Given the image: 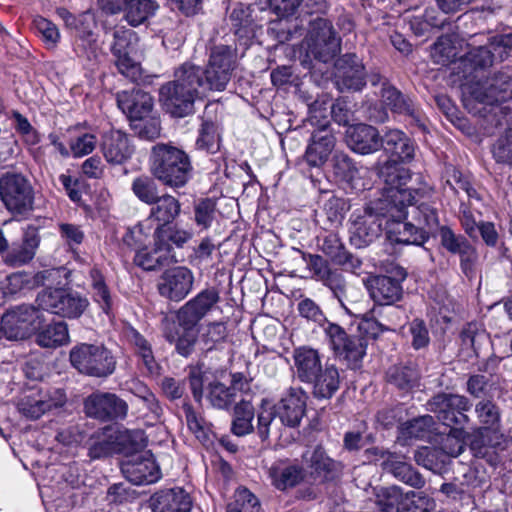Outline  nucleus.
I'll return each instance as SVG.
<instances>
[{"label": "nucleus", "instance_id": "f257e3e1", "mask_svg": "<svg viewBox=\"0 0 512 512\" xmlns=\"http://www.w3.org/2000/svg\"><path fill=\"white\" fill-rule=\"evenodd\" d=\"M236 66V54L226 45L214 46L205 70L186 62L174 72V80L159 91L160 101L173 117L182 118L194 111V102L208 91H223Z\"/></svg>", "mask_w": 512, "mask_h": 512}, {"label": "nucleus", "instance_id": "f03ea898", "mask_svg": "<svg viewBox=\"0 0 512 512\" xmlns=\"http://www.w3.org/2000/svg\"><path fill=\"white\" fill-rule=\"evenodd\" d=\"M384 177V197L386 211L381 215L386 219L385 230L390 242L396 244L422 245L427 236L422 227L404 222L408 214L407 207L412 206L417 198L424 197L430 188H404L410 180L407 171L387 166L381 172Z\"/></svg>", "mask_w": 512, "mask_h": 512}, {"label": "nucleus", "instance_id": "7ed1b4c3", "mask_svg": "<svg viewBox=\"0 0 512 512\" xmlns=\"http://www.w3.org/2000/svg\"><path fill=\"white\" fill-rule=\"evenodd\" d=\"M150 168L155 179L173 189L184 187L193 172L189 155L178 147L164 143L152 147Z\"/></svg>", "mask_w": 512, "mask_h": 512}, {"label": "nucleus", "instance_id": "20e7f679", "mask_svg": "<svg viewBox=\"0 0 512 512\" xmlns=\"http://www.w3.org/2000/svg\"><path fill=\"white\" fill-rule=\"evenodd\" d=\"M464 105L473 113H481L475 104L493 106L512 99V79L506 74H497L484 82L465 86Z\"/></svg>", "mask_w": 512, "mask_h": 512}, {"label": "nucleus", "instance_id": "39448f33", "mask_svg": "<svg viewBox=\"0 0 512 512\" xmlns=\"http://www.w3.org/2000/svg\"><path fill=\"white\" fill-rule=\"evenodd\" d=\"M71 365L81 374L105 378L116 368V360L112 353L103 346L81 344L70 351Z\"/></svg>", "mask_w": 512, "mask_h": 512}, {"label": "nucleus", "instance_id": "423d86ee", "mask_svg": "<svg viewBox=\"0 0 512 512\" xmlns=\"http://www.w3.org/2000/svg\"><path fill=\"white\" fill-rule=\"evenodd\" d=\"M512 45L511 36L499 35L488 39V43L482 44L477 36L472 37L469 43V51L460 58L459 68H462L463 77L469 78L478 70L490 67L497 52L502 58L506 48Z\"/></svg>", "mask_w": 512, "mask_h": 512}, {"label": "nucleus", "instance_id": "0eeeda50", "mask_svg": "<svg viewBox=\"0 0 512 512\" xmlns=\"http://www.w3.org/2000/svg\"><path fill=\"white\" fill-rule=\"evenodd\" d=\"M0 199L15 216H25L33 210L34 191L23 175L6 173L0 178Z\"/></svg>", "mask_w": 512, "mask_h": 512}, {"label": "nucleus", "instance_id": "6e6552de", "mask_svg": "<svg viewBox=\"0 0 512 512\" xmlns=\"http://www.w3.org/2000/svg\"><path fill=\"white\" fill-rule=\"evenodd\" d=\"M44 315L33 305H20L8 310L1 318V330L9 340H22L40 329Z\"/></svg>", "mask_w": 512, "mask_h": 512}, {"label": "nucleus", "instance_id": "1a4fd4ad", "mask_svg": "<svg viewBox=\"0 0 512 512\" xmlns=\"http://www.w3.org/2000/svg\"><path fill=\"white\" fill-rule=\"evenodd\" d=\"M386 211L385 198L375 208L366 207L351 215L350 242L356 248H364L371 244L381 233V213Z\"/></svg>", "mask_w": 512, "mask_h": 512}, {"label": "nucleus", "instance_id": "9d476101", "mask_svg": "<svg viewBox=\"0 0 512 512\" xmlns=\"http://www.w3.org/2000/svg\"><path fill=\"white\" fill-rule=\"evenodd\" d=\"M66 402L67 395L61 388H32L20 396L17 408L23 416L38 419L53 409L63 407Z\"/></svg>", "mask_w": 512, "mask_h": 512}, {"label": "nucleus", "instance_id": "9b49d317", "mask_svg": "<svg viewBox=\"0 0 512 512\" xmlns=\"http://www.w3.org/2000/svg\"><path fill=\"white\" fill-rule=\"evenodd\" d=\"M36 302L40 309L67 318L80 317L89 305L87 298L62 288L43 290Z\"/></svg>", "mask_w": 512, "mask_h": 512}, {"label": "nucleus", "instance_id": "f8f14e48", "mask_svg": "<svg viewBox=\"0 0 512 512\" xmlns=\"http://www.w3.org/2000/svg\"><path fill=\"white\" fill-rule=\"evenodd\" d=\"M428 410L437 414L438 419L451 428H463L469 423L467 412L471 402L463 395L440 393L427 403Z\"/></svg>", "mask_w": 512, "mask_h": 512}, {"label": "nucleus", "instance_id": "ddd939ff", "mask_svg": "<svg viewBox=\"0 0 512 512\" xmlns=\"http://www.w3.org/2000/svg\"><path fill=\"white\" fill-rule=\"evenodd\" d=\"M306 44L308 54L324 63L332 60L340 51V39L331 22L323 18L311 22Z\"/></svg>", "mask_w": 512, "mask_h": 512}, {"label": "nucleus", "instance_id": "4468645a", "mask_svg": "<svg viewBox=\"0 0 512 512\" xmlns=\"http://www.w3.org/2000/svg\"><path fill=\"white\" fill-rule=\"evenodd\" d=\"M125 478L135 485H147L161 477L159 466L150 452L129 453L121 462Z\"/></svg>", "mask_w": 512, "mask_h": 512}, {"label": "nucleus", "instance_id": "2eb2a0df", "mask_svg": "<svg viewBox=\"0 0 512 512\" xmlns=\"http://www.w3.org/2000/svg\"><path fill=\"white\" fill-rule=\"evenodd\" d=\"M84 410L87 416L101 421L122 420L128 404L114 393L97 391L85 399Z\"/></svg>", "mask_w": 512, "mask_h": 512}, {"label": "nucleus", "instance_id": "dca6fc26", "mask_svg": "<svg viewBox=\"0 0 512 512\" xmlns=\"http://www.w3.org/2000/svg\"><path fill=\"white\" fill-rule=\"evenodd\" d=\"M218 301L219 293L216 289L209 288L201 291L178 310L179 325L183 329H194Z\"/></svg>", "mask_w": 512, "mask_h": 512}, {"label": "nucleus", "instance_id": "f3484780", "mask_svg": "<svg viewBox=\"0 0 512 512\" xmlns=\"http://www.w3.org/2000/svg\"><path fill=\"white\" fill-rule=\"evenodd\" d=\"M381 146L387 154L391 156V159L386 161L378 170L380 179L384 181V177L381 172L387 166H395L397 169L409 171L398 165V162L410 161L415 154V147L413 142L400 130H390L383 138H381Z\"/></svg>", "mask_w": 512, "mask_h": 512}, {"label": "nucleus", "instance_id": "a211bd4d", "mask_svg": "<svg viewBox=\"0 0 512 512\" xmlns=\"http://www.w3.org/2000/svg\"><path fill=\"white\" fill-rule=\"evenodd\" d=\"M307 393L301 387H290L275 408L280 421L287 427H297L306 411Z\"/></svg>", "mask_w": 512, "mask_h": 512}, {"label": "nucleus", "instance_id": "6ab92c4d", "mask_svg": "<svg viewBox=\"0 0 512 512\" xmlns=\"http://www.w3.org/2000/svg\"><path fill=\"white\" fill-rule=\"evenodd\" d=\"M193 273L186 267L166 270L158 284L159 293L173 301L184 299L192 289Z\"/></svg>", "mask_w": 512, "mask_h": 512}, {"label": "nucleus", "instance_id": "aec40b11", "mask_svg": "<svg viewBox=\"0 0 512 512\" xmlns=\"http://www.w3.org/2000/svg\"><path fill=\"white\" fill-rule=\"evenodd\" d=\"M506 448V439L501 432L484 433L481 436L472 433L470 450L476 458L485 460L491 466L501 462L502 453Z\"/></svg>", "mask_w": 512, "mask_h": 512}, {"label": "nucleus", "instance_id": "412c9836", "mask_svg": "<svg viewBox=\"0 0 512 512\" xmlns=\"http://www.w3.org/2000/svg\"><path fill=\"white\" fill-rule=\"evenodd\" d=\"M336 138L327 122L313 131L305 152V159L312 167H321L329 158Z\"/></svg>", "mask_w": 512, "mask_h": 512}, {"label": "nucleus", "instance_id": "4be33fe9", "mask_svg": "<svg viewBox=\"0 0 512 512\" xmlns=\"http://www.w3.org/2000/svg\"><path fill=\"white\" fill-rule=\"evenodd\" d=\"M396 276L397 278H392L382 275L373 280L370 295L375 302L374 307L391 306L401 299L403 293L401 281L406 278V272L399 268Z\"/></svg>", "mask_w": 512, "mask_h": 512}, {"label": "nucleus", "instance_id": "5701e85b", "mask_svg": "<svg viewBox=\"0 0 512 512\" xmlns=\"http://www.w3.org/2000/svg\"><path fill=\"white\" fill-rule=\"evenodd\" d=\"M148 503L152 512H190L193 504L189 493L180 487L159 490Z\"/></svg>", "mask_w": 512, "mask_h": 512}, {"label": "nucleus", "instance_id": "b1692460", "mask_svg": "<svg viewBox=\"0 0 512 512\" xmlns=\"http://www.w3.org/2000/svg\"><path fill=\"white\" fill-rule=\"evenodd\" d=\"M57 14L65 21L68 27H74L76 30V36L78 40L76 43L75 51L77 55L89 62H95L98 57V49L94 34L90 29H82L78 26V23L81 25L84 24L87 16L82 15L80 19H77L64 8L58 9Z\"/></svg>", "mask_w": 512, "mask_h": 512}, {"label": "nucleus", "instance_id": "393cba45", "mask_svg": "<svg viewBox=\"0 0 512 512\" xmlns=\"http://www.w3.org/2000/svg\"><path fill=\"white\" fill-rule=\"evenodd\" d=\"M338 84L351 90H361L365 84V68L361 59L355 54H345L336 62Z\"/></svg>", "mask_w": 512, "mask_h": 512}, {"label": "nucleus", "instance_id": "a878e982", "mask_svg": "<svg viewBox=\"0 0 512 512\" xmlns=\"http://www.w3.org/2000/svg\"><path fill=\"white\" fill-rule=\"evenodd\" d=\"M271 484L280 491L293 488L300 484L305 477V471L299 464L288 459L274 461L267 469Z\"/></svg>", "mask_w": 512, "mask_h": 512}, {"label": "nucleus", "instance_id": "bb28decb", "mask_svg": "<svg viewBox=\"0 0 512 512\" xmlns=\"http://www.w3.org/2000/svg\"><path fill=\"white\" fill-rule=\"evenodd\" d=\"M292 359L294 375L302 383L314 379V375L321 372L324 366L320 352L310 346L303 345L295 348Z\"/></svg>", "mask_w": 512, "mask_h": 512}, {"label": "nucleus", "instance_id": "cd10ccee", "mask_svg": "<svg viewBox=\"0 0 512 512\" xmlns=\"http://www.w3.org/2000/svg\"><path fill=\"white\" fill-rule=\"evenodd\" d=\"M117 105L131 120L139 121L150 114L153 98L140 89L121 91L117 93Z\"/></svg>", "mask_w": 512, "mask_h": 512}, {"label": "nucleus", "instance_id": "c85d7f7f", "mask_svg": "<svg viewBox=\"0 0 512 512\" xmlns=\"http://www.w3.org/2000/svg\"><path fill=\"white\" fill-rule=\"evenodd\" d=\"M345 140L353 151L360 154H369L381 147L379 132L373 126L366 124L348 126Z\"/></svg>", "mask_w": 512, "mask_h": 512}, {"label": "nucleus", "instance_id": "c756f323", "mask_svg": "<svg viewBox=\"0 0 512 512\" xmlns=\"http://www.w3.org/2000/svg\"><path fill=\"white\" fill-rule=\"evenodd\" d=\"M100 149L105 160L112 165L123 164L133 153L128 136L119 130L105 133L102 137Z\"/></svg>", "mask_w": 512, "mask_h": 512}, {"label": "nucleus", "instance_id": "7c9ffc66", "mask_svg": "<svg viewBox=\"0 0 512 512\" xmlns=\"http://www.w3.org/2000/svg\"><path fill=\"white\" fill-rule=\"evenodd\" d=\"M244 382L240 374H234L231 386L227 387L220 382H212L208 386L207 399L210 404L218 409H227L240 398ZM247 385V383H245Z\"/></svg>", "mask_w": 512, "mask_h": 512}, {"label": "nucleus", "instance_id": "2f4dec72", "mask_svg": "<svg viewBox=\"0 0 512 512\" xmlns=\"http://www.w3.org/2000/svg\"><path fill=\"white\" fill-rule=\"evenodd\" d=\"M303 458L311 470V475L321 481L333 480L341 472V464L330 458L320 446L316 447L309 457L304 454Z\"/></svg>", "mask_w": 512, "mask_h": 512}, {"label": "nucleus", "instance_id": "473e14b6", "mask_svg": "<svg viewBox=\"0 0 512 512\" xmlns=\"http://www.w3.org/2000/svg\"><path fill=\"white\" fill-rule=\"evenodd\" d=\"M305 383L312 385V394L316 399H330L340 386L339 371L335 365L325 363L321 372Z\"/></svg>", "mask_w": 512, "mask_h": 512}, {"label": "nucleus", "instance_id": "72a5a7b5", "mask_svg": "<svg viewBox=\"0 0 512 512\" xmlns=\"http://www.w3.org/2000/svg\"><path fill=\"white\" fill-rule=\"evenodd\" d=\"M321 250L334 264L342 266L345 270L355 271L361 266V261L346 251L339 236L335 233H329L323 238Z\"/></svg>", "mask_w": 512, "mask_h": 512}, {"label": "nucleus", "instance_id": "f704fd0d", "mask_svg": "<svg viewBox=\"0 0 512 512\" xmlns=\"http://www.w3.org/2000/svg\"><path fill=\"white\" fill-rule=\"evenodd\" d=\"M475 414L479 426L475 428L473 433L481 436L484 433L500 432L502 412L494 401L490 399L480 400L475 405Z\"/></svg>", "mask_w": 512, "mask_h": 512}, {"label": "nucleus", "instance_id": "c9c22d12", "mask_svg": "<svg viewBox=\"0 0 512 512\" xmlns=\"http://www.w3.org/2000/svg\"><path fill=\"white\" fill-rule=\"evenodd\" d=\"M154 240V246L151 250L146 247L137 250L134 257V263L144 270L151 271L170 263L177 262L175 253H171L157 239Z\"/></svg>", "mask_w": 512, "mask_h": 512}, {"label": "nucleus", "instance_id": "e433bc0d", "mask_svg": "<svg viewBox=\"0 0 512 512\" xmlns=\"http://www.w3.org/2000/svg\"><path fill=\"white\" fill-rule=\"evenodd\" d=\"M146 222L155 221L157 226L171 224L180 214V202L170 194H163L153 202Z\"/></svg>", "mask_w": 512, "mask_h": 512}, {"label": "nucleus", "instance_id": "4c0bfd02", "mask_svg": "<svg viewBox=\"0 0 512 512\" xmlns=\"http://www.w3.org/2000/svg\"><path fill=\"white\" fill-rule=\"evenodd\" d=\"M383 465L395 478L413 488L421 489L425 485V480L419 472L392 453L387 452Z\"/></svg>", "mask_w": 512, "mask_h": 512}, {"label": "nucleus", "instance_id": "58836bf2", "mask_svg": "<svg viewBox=\"0 0 512 512\" xmlns=\"http://www.w3.org/2000/svg\"><path fill=\"white\" fill-rule=\"evenodd\" d=\"M39 245L38 231L35 226H28L24 232L23 242L14 246L7 254V262L14 266L23 265L35 255Z\"/></svg>", "mask_w": 512, "mask_h": 512}, {"label": "nucleus", "instance_id": "ea45409f", "mask_svg": "<svg viewBox=\"0 0 512 512\" xmlns=\"http://www.w3.org/2000/svg\"><path fill=\"white\" fill-rule=\"evenodd\" d=\"M124 333L127 341L132 346L135 354L141 359L148 373H156L158 364L154 358L151 343L131 326L127 327Z\"/></svg>", "mask_w": 512, "mask_h": 512}, {"label": "nucleus", "instance_id": "a19ab883", "mask_svg": "<svg viewBox=\"0 0 512 512\" xmlns=\"http://www.w3.org/2000/svg\"><path fill=\"white\" fill-rule=\"evenodd\" d=\"M381 100L392 112L417 118L411 99L405 97L398 89L387 82L382 84Z\"/></svg>", "mask_w": 512, "mask_h": 512}, {"label": "nucleus", "instance_id": "79ce46f5", "mask_svg": "<svg viewBox=\"0 0 512 512\" xmlns=\"http://www.w3.org/2000/svg\"><path fill=\"white\" fill-rule=\"evenodd\" d=\"M117 437L111 427L96 432L90 439L89 456L91 459L107 457L117 450Z\"/></svg>", "mask_w": 512, "mask_h": 512}, {"label": "nucleus", "instance_id": "37998d69", "mask_svg": "<svg viewBox=\"0 0 512 512\" xmlns=\"http://www.w3.org/2000/svg\"><path fill=\"white\" fill-rule=\"evenodd\" d=\"M36 342L44 348H56L67 344L69 342L67 324L59 321L47 325L37 333Z\"/></svg>", "mask_w": 512, "mask_h": 512}, {"label": "nucleus", "instance_id": "c03bdc74", "mask_svg": "<svg viewBox=\"0 0 512 512\" xmlns=\"http://www.w3.org/2000/svg\"><path fill=\"white\" fill-rule=\"evenodd\" d=\"M285 426L277 415L273 406H262L258 413V434L262 440L268 439L270 436L280 438L282 428Z\"/></svg>", "mask_w": 512, "mask_h": 512}, {"label": "nucleus", "instance_id": "a18cd8bd", "mask_svg": "<svg viewBox=\"0 0 512 512\" xmlns=\"http://www.w3.org/2000/svg\"><path fill=\"white\" fill-rule=\"evenodd\" d=\"M384 314V309L380 307H373L369 314L365 315L359 324L361 332L371 338H377L384 331L395 330L398 321L394 318L387 319V323L378 321L377 317Z\"/></svg>", "mask_w": 512, "mask_h": 512}, {"label": "nucleus", "instance_id": "49530a36", "mask_svg": "<svg viewBox=\"0 0 512 512\" xmlns=\"http://www.w3.org/2000/svg\"><path fill=\"white\" fill-rule=\"evenodd\" d=\"M254 407L247 399L241 398L234 408V418L231 430L237 436H244L252 432Z\"/></svg>", "mask_w": 512, "mask_h": 512}, {"label": "nucleus", "instance_id": "de8ad7c7", "mask_svg": "<svg viewBox=\"0 0 512 512\" xmlns=\"http://www.w3.org/2000/svg\"><path fill=\"white\" fill-rule=\"evenodd\" d=\"M111 54H134L142 51L139 47V38L132 29L118 27L113 31V42L111 44Z\"/></svg>", "mask_w": 512, "mask_h": 512}, {"label": "nucleus", "instance_id": "09e8293b", "mask_svg": "<svg viewBox=\"0 0 512 512\" xmlns=\"http://www.w3.org/2000/svg\"><path fill=\"white\" fill-rule=\"evenodd\" d=\"M191 236L189 231L170 225L156 226L153 233V239H157L171 253H174L173 245L182 247Z\"/></svg>", "mask_w": 512, "mask_h": 512}, {"label": "nucleus", "instance_id": "8fccbe9b", "mask_svg": "<svg viewBox=\"0 0 512 512\" xmlns=\"http://www.w3.org/2000/svg\"><path fill=\"white\" fill-rule=\"evenodd\" d=\"M253 11L254 9L251 6L242 3H238L233 8L230 14V20L235 28V33L239 35V37L254 35L256 24L252 17Z\"/></svg>", "mask_w": 512, "mask_h": 512}, {"label": "nucleus", "instance_id": "3c124183", "mask_svg": "<svg viewBox=\"0 0 512 512\" xmlns=\"http://www.w3.org/2000/svg\"><path fill=\"white\" fill-rule=\"evenodd\" d=\"M126 19L132 26H138L154 16L159 5L154 0H130L127 1Z\"/></svg>", "mask_w": 512, "mask_h": 512}, {"label": "nucleus", "instance_id": "603ef678", "mask_svg": "<svg viewBox=\"0 0 512 512\" xmlns=\"http://www.w3.org/2000/svg\"><path fill=\"white\" fill-rule=\"evenodd\" d=\"M343 349L337 350L335 355L347 361L348 365L356 368L366 354L367 342L361 336H347L342 344Z\"/></svg>", "mask_w": 512, "mask_h": 512}, {"label": "nucleus", "instance_id": "864d4df0", "mask_svg": "<svg viewBox=\"0 0 512 512\" xmlns=\"http://www.w3.org/2000/svg\"><path fill=\"white\" fill-rule=\"evenodd\" d=\"M114 64L120 74L132 81H137L142 76L141 60L143 51L132 54L113 55Z\"/></svg>", "mask_w": 512, "mask_h": 512}, {"label": "nucleus", "instance_id": "5fc2aeb1", "mask_svg": "<svg viewBox=\"0 0 512 512\" xmlns=\"http://www.w3.org/2000/svg\"><path fill=\"white\" fill-rule=\"evenodd\" d=\"M90 280L93 300L108 314L112 306V296L101 272L97 268L90 270Z\"/></svg>", "mask_w": 512, "mask_h": 512}, {"label": "nucleus", "instance_id": "6e6d98bb", "mask_svg": "<svg viewBox=\"0 0 512 512\" xmlns=\"http://www.w3.org/2000/svg\"><path fill=\"white\" fill-rule=\"evenodd\" d=\"M131 190L139 201L148 205H151L160 196L155 180L147 175L134 178L131 184Z\"/></svg>", "mask_w": 512, "mask_h": 512}, {"label": "nucleus", "instance_id": "4d7b16f0", "mask_svg": "<svg viewBox=\"0 0 512 512\" xmlns=\"http://www.w3.org/2000/svg\"><path fill=\"white\" fill-rule=\"evenodd\" d=\"M404 497L397 486L381 488L377 493V505L381 512H401Z\"/></svg>", "mask_w": 512, "mask_h": 512}, {"label": "nucleus", "instance_id": "13d9d810", "mask_svg": "<svg viewBox=\"0 0 512 512\" xmlns=\"http://www.w3.org/2000/svg\"><path fill=\"white\" fill-rule=\"evenodd\" d=\"M332 167L335 176L346 182H353L360 176V169L353 160L343 152H336L332 158Z\"/></svg>", "mask_w": 512, "mask_h": 512}, {"label": "nucleus", "instance_id": "bf43d9fd", "mask_svg": "<svg viewBox=\"0 0 512 512\" xmlns=\"http://www.w3.org/2000/svg\"><path fill=\"white\" fill-rule=\"evenodd\" d=\"M227 512H261L259 499L247 488L235 491L234 501L227 506Z\"/></svg>", "mask_w": 512, "mask_h": 512}, {"label": "nucleus", "instance_id": "052dcab7", "mask_svg": "<svg viewBox=\"0 0 512 512\" xmlns=\"http://www.w3.org/2000/svg\"><path fill=\"white\" fill-rule=\"evenodd\" d=\"M388 381L399 389L412 388L419 379V373L413 366H394L387 372Z\"/></svg>", "mask_w": 512, "mask_h": 512}, {"label": "nucleus", "instance_id": "680f3d73", "mask_svg": "<svg viewBox=\"0 0 512 512\" xmlns=\"http://www.w3.org/2000/svg\"><path fill=\"white\" fill-rule=\"evenodd\" d=\"M472 438L463 428H451L442 441L441 449L451 457H458L465 449L466 441Z\"/></svg>", "mask_w": 512, "mask_h": 512}, {"label": "nucleus", "instance_id": "e2e57ef3", "mask_svg": "<svg viewBox=\"0 0 512 512\" xmlns=\"http://www.w3.org/2000/svg\"><path fill=\"white\" fill-rule=\"evenodd\" d=\"M435 502L423 492L410 491L405 494L401 512H432Z\"/></svg>", "mask_w": 512, "mask_h": 512}, {"label": "nucleus", "instance_id": "0e129e2a", "mask_svg": "<svg viewBox=\"0 0 512 512\" xmlns=\"http://www.w3.org/2000/svg\"><path fill=\"white\" fill-rule=\"evenodd\" d=\"M227 336V328L223 322H211L201 328L200 340L207 350H211L217 343Z\"/></svg>", "mask_w": 512, "mask_h": 512}, {"label": "nucleus", "instance_id": "69168bd1", "mask_svg": "<svg viewBox=\"0 0 512 512\" xmlns=\"http://www.w3.org/2000/svg\"><path fill=\"white\" fill-rule=\"evenodd\" d=\"M439 238L441 246L451 254L457 255L469 241L461 234H456L450 227L441 226L439 228Z\"/></svg>", "mask_w": 512, "mask_h": 512}, {"label": "nucleus", "instance_id": "338daca9", "mask_svg": "<svg viewBox=\"0 0 512 512\" xmlns=\"http://www.w3.org/2000/svg\"><path fill=\"white\" fill-rule=\"evenodd\" d=\"M331 107V98L327 94H323L319 96L316 100H314L309 105V114H310V121L312 125L318 126L321 128V124H324L327 122V125H329L328 121V110Z\"/></svg>", "mask_w": 512, "mask_h": 512}, {"label": "nucleus", "instance_id": "774afa93", "mask_svg": "<svg viewBox=\"0 0 512 512\" xmlns=\"http://www.w3.org/2000/svg\"><path fill=\"white\" fill-rule=\"evenodd\" d=\"M492 152L497 162L512 164V125L497 139Z\"/></svg>", "mask_w": 512, "mask_h": 512}]
</instances>
